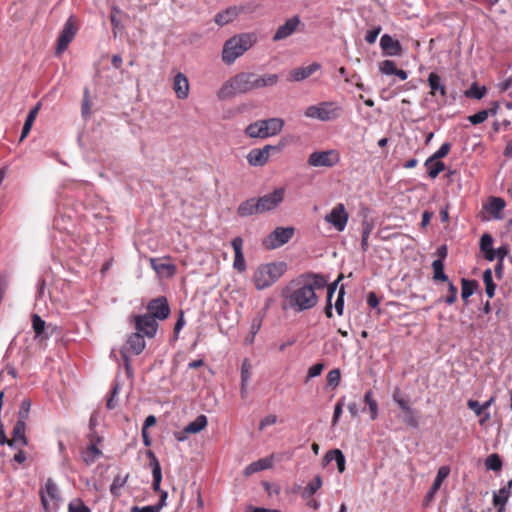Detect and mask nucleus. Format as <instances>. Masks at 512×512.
I'll return each mask as SVG.
<instances>
[{
    "instance_id": "bb28decb",
    "label": "nucleus",
    "mask_w": 512,
    "mask_h": 512,
    "mask_svg": "<svg viewBox=\"0 0 512 512\" xmlns=\"http://www.w3.org/2000/svg\"><path fill=\"white\" fill-rule=\"evenodd\" d=\"M262 122H264L267 138L277 135L284 127V120L281 118H269L262 120Z\"/></svg>"
},
{
    "instance_id": "13d9d810",
    "label": "nucleus",
    "mask_w": 512,
    "mask_h": 512,
    "mask_svg": "<svg viewBox=\"0 0 512 512\" xmlns=\"http://www.w3.org/2000/svg\"><path fill=\"white\" fill-rule=\"evenodd\" d=\"M451 150V144L446 142L443 143L440 148L431 156L432 158L436 160H440L444 157H446Z\"/></svg>"
},
{
    "instance_id": "8fccbe9b",
    "label": "nucleus",
    "mask_w": 512,
    "mask_h": 512,
    "mask_svg": "<svg viewBox=\"0 0 512 512\" xmlns=\"http://www.w3.org/2000/svg\"><path fill=\"white\" fill-rule=\"evenodd\" d=\"M486 94V87H479L476 84L472 85L471 88L466 91V96L475 99H481Z\"/></svg>"
},
{
    "instance_id": "f8f14e48",
    "label": "nucleus",
    "mask_w": 512,
    "mask_h": 512,
    "mask_svg": "<svg viewBox=\"0 0 512 512\" xmlns=\"http://www.w3.org/2000/svg\"><path fill=\"white\" fill-rule=\"evenodd\" d=\"M78 30L76 19L71 16L63 26L62 31L57 39L56 55H61L74 39Z\"/></svg>"
},
{
    "instance_id": "c85d7f7f",
    "label": "nucleus",
    "mask_w": 512,
    "mask_h": 512,
    "mask_svg": "<svg viewBox=\"0 0 512 512\" xmlns=\"http://www.w3.org/2000/svg\"><path fill=\"white\" fill-rule=\"evenodd\" d=\"M272 467V459L269 457L261 458L255 462L249 464L244 471L246 476H250L256 472L266 470Z\"/></svg>"
},
{
    "instance_id": "f704fd0d",
    "label": "nucleus",
    "mask_w": 512,
    "mask_h": 512,
    "mask_svg": "<svg viewBox=\"0 0 512 512\" xmlns=\"http://www.w3.org/2000/svg\"><path fill=\"white\" fill-rule=\"evenodd\" d=\"M279 76L277 74H255L256 89L263 87H271L278 83Z\"/></svg>"
},
{
    "instance_id": "338daca9",
    "label": "nucleus",
    "mask_w": 512,
    "mask_h": 512,
    "mask_svg": "<svg viewBox=\"0 0 512 512\" xmlns=\"http://www.w3.org/2000/svg\"><path fill=\"white\" fill-rule=\"evenodd\" d=\"M324 369V364L316 363L312 365L308 370L307 380L319 376Z\"/></svg>"
},
{
    "instance_id": "a18cd8bd",
    "label": "nucleus",
    "mask_w": 512,
    "mask_h": 512,
    "mask_svg": "<svg viewBox=\"0 0 512 512\" xmlns=\"http://www.w3.org/2000/svg\"><path fill=\"white\" fill-rule=\"evenodd\" d=\"M510 495L511 491L505 489L504 487L500 488L498 493L493 494V505L505 506Z\"/></svg>"
},
{
    "instance_id": "9b49d317",
    "label": "nucleus",
    "mask_w": 512,
    "mask_h": 512,
    "mask_svg": "<svg viewBox=\"0 0 512 512\" xmlns=\"http://www.w3.org/2000/svg\"><path fill=\"white\" fill-rule=\"evenodd\" d=\"M285 194L286 189L279 187L274 189L271 193L257 198L260 213L263 214L276 209L284 201Z\"/></svg>"
},
{
    "instance_id": "e433bc0d",
    "label": "nucleus",
    "mask_w": 512,
    "mask_h": 512,
    "mask_svg": "<svg viewBox=\"0 0 512 512\" xmlns=\"http://www.w3.org/2000/svg\"><path fill=\"white\" fill-rule=\"evenodd\" d=\"M39 109H40V105L38 104L33 109L30 110V112L26 118V121L24 123V126L22 128L20 141L24 140L27 137V135L29 134V132L33 126V123L37 117V114L39 112Z\"/></svg>"
},
{
    "instance_id": "5701e85b",
    "label": "nucleus",
    "mask_w": 512,
    "mask_h": 512,
    "mask_svg": "<svg viewBox=\"0 0 512 512\" xmlns=\"http://www.w3.org/2000/svg\"><path fill=\"white\" fill-rule=\"evenodd\" d=\"M173 90L176 93L178 99L183 100L189 96V82L183 73L179 72L174 76Z\"/></svg>"
},
{
    "instance_id": "b1692460",
    "label": "nucleus",
    "mask_w": 512,
    "mask_h": 512,
    "mask_svg": "<svg viewBox=\"0 0 512 512\" xmlns=\"http://www.w3.org/2000/svg\"><path fill=\"white\" fill-rule=\"evenodd\" d=\"M237 214L240 217H248L254 214H261L258 208L257 198H250L243 201L237 208Z\"/></svg>"
},
{
    "instance_id": "aec40b11",
    "label": "nucleus",
    "mask_w": 512,
    "mask_h": 512,
    "mask_svg": "<svg viewBox=\"0 0 512 512\" xmlns=\"http://www.w3.org/2000/svg\"><path fill=\"white\" fill-rule=\"evenodd\" d=\"M27 444L26 422L18 420L13 428L12 438L9 440L8 445L11 447H19L26 446Z\"/></svg>"
},
{
    "instance_id": "f257e3e1",
    "label": "nucleus",
    "mask_w": 512,
    "mask_h": 512,
    "mask_svg": "<svg viewBox=\"0 0 512 512\" xmlns=\"http://www.w3.org/2000/svg\"><path fill=\"white\" fill-rule=\"evenodd\" d=\"M326 280L323 276L313 274L306 278L292 282L283 292L287 305L295 311H304L313 308L317 302V289H323Z\"/></svg>"
},
{
    "instance_id": "ddd939ff",
    "label": "nucleus",
    "mask_w": 512,
    "mask_h": 512,
    "mask_svg": "<svg viewBox=\"0 0 512 512\" xmlns=\"http://www.w3.org/2000/svg\"><path fill=\"white\" fill-rule=\"evenodd\" d=\"M349 214L344 204L338 203L330 213L326 214L324 220L331 224L337 231L342 232L347 226Z\"/></svg>"
},
{
    "instance_id": "412c9836",
    "label": "nucleus",
    "mask_w": 512,
    "mask_h": 512,
    "mask_svg": "<svg viewBox=\"0 0 512 512\" xmlns=\"http://www.w3.org/2000/svg\"><path fill=\"white\" fill-rule=\"evenodd\" d=\"M231 245L234 250L233 267L239 272H244L246 270V261L243 254V239L241 237H235Z\"/></svg>"
},
{
    "instance_id": "7ed1b4c3",
    "label": "nucleus",
    "mask_w": 512,
    "mask_h": 512,
    "mask_svg": "<svg viewBox=\"0 0 512 512\" xmlns=\"http://www.w3.org/2000/svg\"><path fill=\"white\" fill-rule=\"evenodd\" d=\"M256 89L255 73L239 72L227 80L218 91L219 99L231 98Z\"/></svg>"
},
{
    "instance_id": "603ef678",
    "label": "nucleus",
    "mask_w": 512,
    "mask_h": 512,
    "mask_svg": "<svg viewBox=\"0 0 512 512\" xmlns=\"http://www.w3.org/2000/svg\"><path fill=\"white\" fill-rule=\"evenodd\" d=\"M489 116V111L481 110L477 112L476 114L470 115L468 117V121L473 125H478L487 120Z\"/></svg>"
},
{
    "instance_id": "c756f323",
    "label": "nucleus",
    "mask_w": 512,
    "mask_h": 512,
    "mask_svg": "<svg viewBox=\"0 0 512 512\" xmlns=\"http://www.w3.org/2000/svg\"><path fill=\"white\" fill-rule=\"evenodd\" d=\"M245 134L250 138H267L264 130V122H262V120H257L249 124L245 129Z\"/></svg>"
},
{
    "instance_id": "49530a36",
    "label": "nucleus",
    "mask_w": 512,
    "mask_h": 512,
    "mask_svg": "<svg viewBox=\"0 0 512 512\" xmlns=\"http://www.w3.org/2000/svg\"><path fill=\"white\" fill-rule=\"evenodd\" d=\"M449 468L447 466H442L438 469L436 478L434 479V482L432 484L433 490H439L443 481L448 477L449 475Z\"/></svg>"
},
{
    "instance_id": "3c124183",
    "label": "nucleus",
    "mask_w": 512,
    "mask_h": 512,
    "mask_svg": "<svg viewBox=\"0 0 512 512\" xmlns=\"http://www.w3.org/2000/svg\"><path fill=\"white\" fill-rule=\"evenodd\" d=\"M118 393L119 384L115 383L106 402V407L108 409L112 410L116 408V406L118 405V401L116 400V396L118 395Z\"/></svg>"
},
{
    "instance_id": "7c9ffc66",
    "label": "nucleus",
    "mask_w": 512,
    "mask_h": 512,
    "mask_svg": "<svg viewBox=\"0 0 512 512\" xmlns=\"http://www.w3.org/2000/svg\"><path fill=\"white\" fill-rule=\"evenodd\" d=\"M361 249L366 252L369 249V236L374 229V223L372 220L364 219L361 223Z\"/></svg>"
},
{
    "instance_id": "393cba45",
    "label": "nucleus",
    "mask_w": 512,
    "mask_h": 512,
    "mask_svg": "<svg viewBox=\"0 0 512 512\" xmlns=\"http://www.w3.org/2000/svg\"><path fill=\"white\" fill-rule=\"evenodd\" d=\"M427 81L430 87V94L432 96H436V94L439 93L442 97H446V87L442 83L441 77L437 73L431 72L428 76Z\"/></svg>"
},
{
    "instance_id": "774afa93",
    "label": "nucleus",
    "mask_w": 512,
    "mask_h": 512,
    "mask_svg": "<svg viewBox=\"0 0 512 512\" xmlns=\"http://www.w3.org/2000/svg\"><path fill=\"white\" fill-rule=\"evenodd\" d=\"M277 422V416L270 414L264 417L259 423V430H263L268 426L274 425Z\"/></svg>"
},
{
    "instance_id": "39448f33",
    "label": "nucleus",
    "mask_w": 512,
    "mask_h": 512,
    "mask_svg": "<svg viewBox=\"0 0 512 512\" xmlns=\"http://www.w3.org/2000/svg\"><path fill=\"white\" fill-rule=\"evenodd\" d=\"M342 114L343 107L334 101H323L316 105H310L304 111L305 117L322 122L334 121Z\"/></svg>"
},
{
    "instance_id": "2eb2a0df",
    "label": "nucleus",
    "mask_w": 512,
    "mask_h": 512,
    "mask_svg": "<svg viewBox=\"0 0 512 512\" xmlns=\"http://www.w3.org/2000/svg\"><path fill=\"white\" fill-rule=\"evenodd\" d=\"M31 324L34 331V340L43 342L52 335V325H47L46 322L38 314L31 315Z\"/></svg>"
},
{
    "instance_id": "6e6552de",
    "label": "nucleus",
    "mask_w": 512,
    "mask_h": 512,
    "mask_svg": "<svg viewBox=\"0 0 512 512\" xmlns=\"http://www.w3.org/2000/svg\"><path fill=\"white\" fill-rule=\"evenodd\" d=\"M293 227H276L264 240L263 246L266 249L273 250L288 243L294 236Z\"/></svg>"
},
{
    "instance_id": "5fc2aeb1",
    "label": "nucleus",
    "mask_w": 512,
    "mask_h": 512,
    "mask_svg": "<svg viewBox=\"0 0 512 512\" xmlns=\"http://www.w3.org/2000/svg\"><path fill=\"white\" fill-rule=\"evenodd\" d=\"M335 290H336V283H334L333 285L328 286V290H327V305L325 307V314H326V316L328 318H331L333 316L331 299L333 297V294H334Z\"/></svg>"
},
{
    "instance_id": "9d476101",
    "label": "nucleus",
    "mask_w": 512,
    "mask_h": 512,
    "mask_svg": "<svg viewBox=\"0 0 512 512\" xmlns=\"http://www.w3.org/2000/svg\"><path fill=\"white\" fill-rule=\"evenodd\" d=\"M340 161V153L336 149L315 151L308 157L307 163L312 167H333Z\"/></svg>"
},
{
    "instance_id": "4d7b16f0",
    "label": "nucleus",
    "mask_w": 512,
    "mask_h": 512,
    "mask_svg": "<svg viewBox=\"0 0 512 512\" xmlns=\"http://www.w3.org/2000/svg\"><path fill=\"white\" fill-rule=\"evenodd\" d=\"M404 414H405L404 422L408 426H411L413 428H417L419 423H418V420H417V417H416V411L412 407H410V413L409 412H404Z\"/></svg>"
},
{
    "instance_id": "6e6d98bb",
    "label": "nucleus",
    "mask_w": 512,
    "mask_h": 512,
    "mask_svg": "<svg viewBox=\"0 0 512 512\" xmlns=\"http://www.w3.org/2000/svg\"><path fill=\"white\" fill-rule=\"evenodd\" d=\"M31 407V402L29 399H24L21 403L19 412H18V420H23L24 422L29 416V411Z\"/></svg>"
},
{
    "instance_id": "1a4fd4ad",
    "label": "nucleus",
    "mask_w": 512,
    "mask_h": 512,
    "mask_svg": "<svg viewBox=\"0 0 512 512\" xmlns=\"http://www.w3.org/2000/svg\"><path fill=\"white\" fill-rule=\"evenodd\" d=\"M129 321L133 323L135 331L150 339L155 337L159 324L153 317L148 316L146 313L132 315Z\"/></svg>"
},
{
    "instance_id": "e2e57ef3",
    "label": "nucleus",
    "mask_w": 512,
    "mask_h": 512,
    "mask_svg": "<svg viewBox=\"0 0 512 512\" xmlns=\"http://www.w3.org/2000/svg\"><path fill=\"white\" fill-rule=\"evenodd\" d=\"M381 31H382L381 26H377V27L373 28L372 30L367 31V33L365 35L366 42L369 44L375 43V41H376L378 35L381 33Z\"/></svg>"
},
{
    "instance_id": "0eeeda50",
    "label": "nucleus",
    "mask_w": 512,
    "mask_h": 512,
    "mask_svg": "<svg viewBox=\"0 0 512 512\" xmlns=\"http://www.w3.org/2000/svg\"><path fill=\"white\" fill-rule=\"evenodd\" d=\"M147 457L149 458V467L152 470V476H153V483L152 488L155 492L160 493V499L159 502L154 505L157 510L160 512V510L166 506V500L168 497V493L166 491H162L160 489V484L162 481V472H161V466L159 463V460L157 459L156 455L152 450H147L146 452Z\"/></svg>"
},
{
    "instance_id": "69168bd1",
    "label": "nucleus",
    "mask_w": 512,
    "mask_h": 512,
    "mask_svg": "<svg viewBox=\"0 0 512 512\" xmlns=\"http://www.w3.org/2000/svg\"><path fill=\"white\" fill-rule=\"evenodd\" d=\"M335 309H336V312L338 315L343 314V309H344V288L343 287H341L338 292V297L335 302Z\"/></svg>"
},
{
    "instance_id": "72a5a7b5",
    "label": "nucleus",
    "mask_w": 512,
    "mask_h": 512,
    "mask_svg": "<svg viewBox=\"0 0 512 512\" xmlns=\"http://www.w3.org/2000/svg\"><path fill=\"white\" fill-rule=\"evenodd\" d=\"M478 282L476 280H469L463 278L461 280V297L465 302H468L470 296L474 294V292L478 288Z\"/></svg>"
},
{
    "instance_id": "ea45409f",
    "label": "nucleus",
    "mask_w": 512,
    "mask_h": 512,
    "mask_svg": "<svg viewBox=\"0 0 512 512\" xmlns=\"http://www.w3.org/2000/svg\"><path fill=\"white\" fill-rule=\"evenodd\" d=\"M433 279L436 282H446L448 277L444 272V262L442 259H436L432 263Z\"/></svg>"
},
{
    "instance_id": "052dcab7",
    "label": "nucleus",
    "mask_w": 512,
    "mask_h": 512,
    "mask_svg": "<svg viewBox=\"0 0 512 512\" xmlns=\"http://www.w3.org/2000/svg\"><path fill=\"white\" fill-rule=\"evenodd\" d=\"M457 293H458L457 287L452 282H449L448 283V295L445 299V302L448 305H452L457 300Z\"/></svg>"
},
{
    "instance_id": "c03bdc74",
    "label": "nucleus",
    "mask_w": 512,
    "mask_h": 512,
    "mask_svg": "<svg viewBox=\"0 0 512 512\" xmlns=\"http://www.w3.org/2000/svg\"><path fill=\"white\" fill-rule=\"evenodd\" d=\"M485 467L488 470L498 472L502 469V460L497 453L489 455L485 460Z\"/></svg>"
},
{
    "instance_id": "20e7f679",
    "label": "nucleus",
    "mask_w": 512,
    "mask_h": 512,
    "mask_svg": "<svg viewBox=\"0 0 512 512\" xmlns=\"http://www.w3.org/2000/svg\"><path fill=\"white\" fill-rule=\"evenodd\" d=\"M287 270L285 262L260 264L254 271L252 282L257 290L272 286Z\"/></svg>"
},
{
    "instance_id": "473e14b6",
    "label": "nucleus",
    "mask_w": 512,
    "mask_h": 512,
    "mask_svg": "<svg viewBox=\"0 0 512 512\" xmlns=\"http://www.w3.org/2000/svg\"><path fill=\"white\" fill-rule=\"evenodd\" d=\"M324 460L326 462H330L332 460H335L337 464L338 471L340 473H343L345 471V457L341 450L334 449L330 450L325 454Z\"/></svg>"
},
{
    "instance_id": "a878e982",
    "label": "nucleus",
    "mask_w": 512,
    "mask_h": 512,
    "mask_svg": "<svg viewBox=\"0 0 512 512\" xmlns=\"http://www.w3.org/2000/svg\"><path fill=\"white\" fill-rule=\"evenodd\" d=\"M150 265L158 274H165L168 277L174 276L177 271L175 264L160 262L156 258L150 259Z\"/></svg>"
},
{
    "instance_id": "a19ab883",
    "label": "nucleus",
    "mask_w": 512,
    "mask_h": 512,
    "mask_svg": "<svg viewBox=\"0 0 512 512\" xmlns=\"http://www.w3.org/2000/svg\"><path fill=\"white\" fill-rule=\"evenodd\" d=\"M364 402L369 408L371 420H375L378 417V403L373 398V392L371 390L365 393Z\"/></svg>"
},
{
    "instance_id": "cd10ccee",
    "label": "nucleus",
    "mask_w": 512,
    "mask_h": 512,
    "mask_svg": "<svg viewBox=\"0 0 512 512\" xmlns=\"http://www.w3.org/2000/svg\"><path fill=\"white\" fill-rule=\"evenodd\" d=\"M238 14L237 7H228L224 11L217 13L214 20L219 26H224L235 20Z\"/></svg>"
},
{
    "instance_id": "dca6fc26",
    "label": "nucleus",
    "mask_w": 512,
    "mask_h": 512,
    "mask_svg": "<svg viewBox=\"0 0 512 512\" xmlns=\"http://www.w3.org/2000/svg\"><path fill=\"white\" fill-rule=\"evenodd\" d=\"M278 149L277 146L265 145L263 148H255L250 150L247 155V161L251 166H264L270 156V151Z\"/></svg>"
},
{
    "instance_id": "f3484780",
    "label": "nucleus",
    "mask_w": 512,
    "mask_h": 512,
    "mask_svg": "<svg viewBox=\"0 0 512 512\" xmlns=\"http://www.w3.org/2000/svg\"><path fill=\"white\" fill-rule=\"evenodd\" d=\"M144 335L135 331L131 333L126 340V343L122 347L121 351H125L128 354L139 355L145 349L146 343L144 340Z\"/></svg>"
},
{
    "instance_id": "bf43d9fd",
    "label": "nucleus",
    "mask_w": 512,
    "mask_h": 512,
    "mask_svg": "<svg viewBox=\"0 0 512 512\" xmlns=\"http://www.w3.org/2000/svg\"><path fill=\"white\" fill-rule=\"evenodd\" d=\"M261 325H262V317L258 316V317H255L252 320V323H251V326H250V334H251V339H249L250 343L254 342L255 335L260 330Z\"/></svg>"
},
{
    "instance_id": "79ce46f5",
    "label": "nucleus",
    "mask_w": 512,
    "mask_h": 512,
    "mask_svg": "<svg viewBox=\"0 0 512 512\" xmlns=\"http://www.w3.org/2000/svg\"><path fill=\"white\" fill-rule=\"evenodd\" d=\"M100 455H101V451L97 448V446L95 444H90L82 452V458L86 462V464L93 463Z\"/></svg>"
},
{
    "instance_id": "680f3d73",
    "label": "nucleus",
    "mask_w": 512,
    "mask_h": 512,
    "mask_svg": "<svg viewBox=\"0 0 512 512\" xmlns=\"http://www.w3.org/2000/svg\"><path fill=\"white\" fill-rule=\"evenodd\" d=\"M493 245V238L490 234L485 233L482 235L480 239V249L482 252H485L486 250H489Z\"/></svg>"
},
{
    "instance_id": "f03ea898",
    "label": "nucleus",
    "mask_w": 512,
    "mask_h": 512,
    "mask_svg": "<svg viewBox=\"0 0 512 512\" xmlns=\"http://www.w3.org/2000/svg\"><path fill=\"white\" fill-rule=\"evenodd\" d=\"M258 41L254 32L236 34L224 42L221 58L226 65H232Z\"/></svg>"
},
{
    "instance_id": "6ab92c4d",
    "label": "nucleus",
    "mask_w": 512,
    "mask_h": 512,
    "mask_svg": "<svg viewBox=\"0 0 512 512\" xmlns=\"http://www.w3.org/2000/svg\"><path fill=\"white\" fill-rule=\"evenodd\" d=\"M380 47L385 56H401L403 53L400 42L393 39L389 34H384L380 39Z\"/></svg>"
},
{
    "instance_id": "0e129e2a",
    "label": "nucleus",
    "mask_w": 512,
    "mask_h": 512,
    "mask_svg": "<svg viewBox=\"0 0 512 512\" xmlns=\"http://www.w3.org/2000/svg\"><path fill=\"white\" fill-rule=\"evenodd\" d=\"M340 381V371L338 369H333L327 374V382L331 386H337Z\"/></svg>"
},
{
    "instance_id": "4468645a",
    "label": "nucleus",
    "mask_w": 512,
    "mask_h": 512,
    "mask_svg": "<svg viewBox=\"0 0 512 512\" xmlns=\"http://www.w3.org/2000/svg\"><path fill=\"white\" fill-rule=\"evenodd\" d=\"M146 314L156 319L157 322L167 319L170 314L167 298L160 296L150 300L147 304Z\"/></svg>"
},
{
    "instance_id": "de8ad7c7",
    "label": "nucleus",
    "mask_w": 512,
    "mask_h": 512,
    "mask_svg": "<svg viewBox=\"0 0 512 512\" xmlns=\"http://www.w3.org/2000/svg\"><path fill=\"white\" fill-rule=\"evenodd\" d=\"M322 486V478L320 475H317L305 488L304 494L307 497L315 494Z\"/></svg>"
},
{
    "instance_id": "09e8293b",
    "label": "nucleus",
    "mask_w": 512,
    "mask_h": 512,
    "mask_svg": "<svg viewBox=\"0 0 512 512\" xmlns=\"http://www.w3.org/2000/svg\"><path fill=\"white\" fill-rule=\"evenodd\" d=\"M68 512H91V510L81 499L75 498L68 504Z\"/></svg>"
},
{
    "instance_id": "58836bf2",
    "label": "nucleus",
    "mask_w": 512,
    "mask_h": 512,
    "mask_svg": "<svg viewBox=\"0 0 512 512\" xmlns=\"http://www.w3.org/2000/svg\"><path fill=\"white\" fill-rule=\"evenodd\" d=\"M207 426V417L199 415L194 421L185 427V432L189 434H196L202 431Z\"/></svg>"
},
{
    "instance_id": "423d86ee",
    "label": "nucleus",
    "mask_w": 512,
    "mask_h": 512,
    "mask_svg": "<svg viewBox=\"0 0 512 512\" xmlns=\"http://www.w3.org/2000/svg\"><path fill=\"white\" fill-rule=\"evenodd\" d=\"M39 496L45 512H58L63 499L59 487L52 478H48L41 486Z\"/></svg>"
},
{
    "instance_id": "864d4df0",
    "label": "nucleus",
    "mask_w": 512,
    "mask_h": 512,
    "mask_svg": "<svg viewBox=\"0 0 512 512\" xmlns=\"http://www.w3.org/2000/svg\"><path fill=\"white\" fill-rule=\"evenodd\" d=\"M379 70L386 75H393L396 72V65L392 60H384L379 64Z\"/></svg>"
},
{
    "instance_id": "4be33fe9",
    "label": "nucleus",
    "mask_w": 512,
    "mask_h": 512,
    "mask_svg": "<svg viewBox=\"0 0 512 512\" xmlns=\"http://www.w3.org/2000/svg\"><path fill=\"white\" fill-rule=\"evenodd\" d=\"M321 65L317 62L312 63L306 67H298L290 72L289 81L299 82L309 78L313 73L318 71Z\"/></svg>"
},
{
    "instance_id": "a211bd4d",
    "label": "nucleus",
    "mask_w": 512,
    "mask_h": 512,
    "mask_svg": "<svg viewBox=\"0 0 512 512\" xmlns=\"http://www.w3.org/2000/svg\"><path fill=\"white\" fill-rule=\"evenodd\" d=\"M301 24L300 17L295 15L292 18L288 19L283 25L279 26L276 30L273 41L277 42L291 36Z\"/></svg>"
},
{
    "instance_id": "c9c22d12",
    "label": "nucleus",
    "mask_w": 512,
    "mask_h": 512,
    "mask_svg": "<svg viewBox=\"0 0 512 512\" xmlns=\"http://www.w3.org/2000/svg\"><path fill=\"white\" fill-rule=\"evenodd\" d=\"M505 201L500 197H491L486 207L487 211L495 218H500L501 211L505 208Z\"/></svg>"
},
{
    "instance_id": "2f4dec72",
    "label": "nucleus",
    "mask_w": 512,
    "mask_h": 512,
    "mask_svg": "<svg viewBox=\"0 0 512 512\" xmlns=\"http://www.w3.org/2000/svg\"><path fill=\"white\" fill-rule=\"evenodd\" d=\"M424 166L428 171V175L430 178L435 179L442 171L445 169V164L441 160H436L432 157H429Z\"/></svg>"
},
{
    "instance_id": "4c0bfd02",
    "label": "nucleus",
    "mask_w": 512,
    "mask_h": 512,
    "mask_svg": "<svg viewBox=\"0 0 512 512\" xmlns=\"http://www.w3.org/2000/svg\"><path fill=\"white\" fill-rule=\"evenodd\" d=\"M482 278H483V282L485 284L486 295L491 299V298L494 297L495 291H496V287H497L496 284L493 281L492 270L490 268L486 269L483 272Z\"/></svg>"
},
{
    "instance_id": "37998d69",
    "label": "nucleus",
    "mask_w": 512,
    "mask_h": 512,
    "mask_svg": "<svg viewBox=\"0 0 512 512\" xmlns=\"http://www.w3.org/2000/svg\"><path fill=\"white\" fill-rule=\"evenodd\" d=\"M128 478L129 474H126L124 476L117 475L114 477L113 482L110 486V492L113 496L118 497L120 495V489L124 487Z\"/></svg>"
}]
</instances>
